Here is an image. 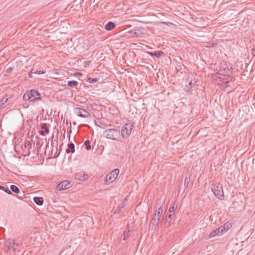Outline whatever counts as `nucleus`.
I'll return each instance as SVG.
<instances>
[{"mask_svg": "<svg viewBox=\"0 0 255 255\" xmlns=\"http://www.w3.org/2000/svg\"><path fill=\"white\" fill-rule=\"evenodd\" d=\"M129 236V232H125L124 233L123 239L124 240H127L128 239Z\"/></svg>", "mask_w": 255, "mask_h": 255, "instance_id": "29", "label": "nucleus"}, {"mask_svg": "<svg viewBox=\"0 0 255 255\" xmlns=\"http://www.w3.org/2000/svg\"><path fill=\"white\" fill-rule=\"evenodd\" d=\"M34 202L38 205H42L43 203V199L42 197H35L33 198Z\"/></svg>", "mask_w": 255, "mask_h": 255, "instance_id": "16", "label": "nucleus"}, {"mask_svg": "<svg viewBox=\"0 0 255 255\" xmlns=\"http://www.w3.org/2000/svg\"><path fill=\"white\" fill-rule=\"evenodd\" d=\"M71 183L69 181L65 180L61 182L57 185L56 189L58 191H62L69 189L71 187Z\"/></svg>", "mask_w": 255, "mask_h": 255, "instance_id": "8", "label": "nucleus"}, {"mask_svg": "<svg viewBox=\"0 0 255 255\" xmlns=\"http://www.w3.org/2000/svg\"><path fill=\"white\" fill-rule=\"evenodd\" d=\"M97 81H98V79H97V78H89L87 80L88 82H89L90 83H92V84L95 83L96 82H97Z\"/></svg>", "mask_w": 255, "mask_h": 255, "instance_id": "27", "label": "nucleus"}, {"mask_svg": "<svg viewBox=\"0 0 255 255\" xmlns=\"http://www.w3.org/2000/svg\"><path fill=\"white\" fill-rule=\"evenodd\" d=\"M74 177L75 179L81 180L85 181L88 179L89 176L85 173V172L80 171L77 172L75 174Z\"/></svg>", "mask_w": 255, "mask_h": 255, "instance_id": "11", "label": "nucleus"}, {"mask_svg": "<svg viewBox=\"0 0 255 255\" xmlns=\"http://www.w3.org/2000/svg\"><path fill=\"white\" fill-rule=\"evenodd\" d=\"M75 75L76 76H82V73H80V72H78V73H76L75 74Z\"/></svg>", "mask_w": 255, "mask_h": 255, "instance_id": "35", "label": "nucleus"}, {"mask_svg": "<svg viewBox=\"0 0 255 255\" xmlns=\"http://www.w3.org/2000/svg\"><path fill=\"white\" fill-rule=\"evenodd\" d=\"M144 34L140 29H135L128 31L126 33V36L128 38L142 37Z\"/></svg>", "mask_w": 255, "mask_h": 255, "instance_id": "6", "label": "nucleus"}, {"mask_svg": "<svg viewBox=\"0 0 255 255\" xmlns=\"http://www.w3.org/2000/svg\"><path fill=\"white\" fill-rule=\"evenodd\" d=\"M28 91H27L23 96V100L24 101H28L30 99Z\"/></svg>", "mask_w": 255, "mask_h": 255, "instance_id": "23", "label": "nucleus"}, {"mask_svg": "<svg viewBox=\"0 0 255 255\" xmlns=\"http://www.w3.org/2000/svg\"><path fill=\"white\" fill-rule=\"evenodd\" d=\"M191 84H192V82H190L189 83V85L190 86L191 85Z\"/></svg>", "mask_w": 255, "mask_h": 255, "instance_id": "37", "label": "nucleus"}, {"mask_svg": "<svg viewBox=\"0 0 255 255\" xmlns=\"http://www.w3.org/2000/svg\"><path fill=\"white\" fill-rule=\"evenodd\" d=\"M10 187L11 190L12 192H13L15 193H17V194L19 192V190L16 186L14 185H11Z\"/></svg>", "mask_w": 255, "mask_h": 255, "instance_id": "21", "label": "nucleus"}, {"mask_svg": "<svg viewBox=\"0 0 255 255\" xmlns=\"http://www.w3.org/2000/svg\"><path fill=\"white\" fill-rule=\"evenodd\" d=\"M164 203L161 202L160 204L159 203H158L155 207V211L154 213V216H156L157 217L160 218L161 215L163 213V209L162 207Z\"/></svg>", "mask_w": 255, "mask_h": 255, "instance_id": "12", "label": "nucleus"}, {"mask_svg": "<svg viewBox=\"0 0 255 255\" xmlns=\"http://www.w3.org/2000/svg\"><path fill=\"white\" fill-rule=\"evenodd\" d=\"M222 229H223L225 233L226 231H227L230 229L229 225H227V224H225L224 225V227L222 228Z\"/></svg>", "mask_w": 255, "mask_h": 255, "instance_id": "30", "label": "nucleus"}, {"mask_svg": "<svg viewBox=\"0 0 255 255\" xmlns=\"http://www.w3.org/2000/svg\"><path fill=\"white\" fill-rule=\"evenodd\" d=\"M252 54L255 56V46H254L252 50Z\"/></svg>", "mask_w": 255, "mask_h": 255, "instance_id": "34", "label": "nucleus"}, {"mask_svg": "<svg viewBox=\"0 0 255 255\" xmlns=\"http://www.w3.org/2000/svg\"><path fill=\"white\" fill-rule=\"evenodd\" d=\"M75 151V145L73 143L68 144V148L66 150V152L67 153L70 152L73 153Z\"/></svg>", "mask_w": 255, "mask_h": 255, "instance_id": "14", "label": "nucleus"}, {"mask_svg": "<svg viewBox=\"0 0 255 255\" xmlns=\"http://www.w3.org/2000/svg\"><path fill=\"white\" fill-rule=\"evenodd\" d=\"M211 189L214 195L219 199L221 200L224 199L223 189L221 184L219 183L217 184H213Z\"/></svg>", "mask_w": 255, "mask_h": 255, "instance_id": "3", "label": "nucleus"}, {"mask_svg": "<svg viewBox=\"0 0 255 255\" xmlns=\"http://www.w3.org/2000/svg\"><path fill=\"white\" fill-rule=\"evenodd\" d=\"M171 216H172L171 213H170L168 212L167 213L166 218H165V220H166V222H170L171 220H170V219Z\"/></svg>", "mask_w": 255, "mask_h": 255, "instance_id": "26", "label": "nucleus"}, {"mask_svg": "<svg viewBox=\"0 0 255 255\" xmlns=\"http://www.w3.org/2000/svg\"><path fill=\"white\" fill-rule=\"evenodd\" d=\"M18 243L12 239H8L4 244L5 248V252L8 255H11V251L14 252L18 246Z\"/></svg>", "mask_w": 255, "mask_h": 255, "instance_id": "2", "label": "nucleus"}, {"mask_svg": "<svg viewBox=\"0 0 255 255\" xmlns=\"http://www.w3.org/2000/svg\"><path fill=\"white\" fill-rule=\"evenodd\" d=\"M133 126L131 123H127L121 129V134L122 139L127 138L131 133Z\"/></svg>", "mask_w": 255, "mask_h": 255, "instance_id": "4", "label": "nucleus"}, {"mask_svg": "<svg viewBox=\"0 0 255 255\" xmlns=\"http://www.w3.org/2000/svg\"><path fill=\"white\" fill-rule=\"evenodd\" d=\"M115 27V24L113 22L110 21L105 25V28L107 30H111L114 29Z\"/></svg>", "mask_w": 255, "mask_h": 255, "instance_id": "15", "label": "nucleus"}, {"mask_svg": "<svg viewBox=\"0 0 255 255\" xmlns=\"http://www.w3.org/2000/svg\"><path fill=\"white\" fill-rule=\"evenodd\" d=\"M163 54H164V52H162V51H157V52H155L154 55L157 58H159L162 55H163Z\"/></svg>", "mask_w": 255, "mask_h": 255, "instance_id": "28", "label": "nucleus"}, {"mask_svg": "<svg viewBox=\"0 0 255 255\" xmlns=\"http://www.w3.org/2000/svg\"><path fill=\"white\" fill-rule=\"evenodd\" d=\"M23 107L25 108H27L28 107V105L26 104H25L24 105H23Z\"/></svg>", "mask_w": 255, "mask_h": 255, "instance_id": "36", "label": "nucleus"}, {"mask_svg": "<svg viewBox=\"0 0 255 255\" xmlns=\"http://www.w3.org/2000/svg\"><path fill=\"white\" fill-rule=\"evenodd\" d=\"M34 73H35V74H44L45 73V71H34L33 72Z\"/></svg>", "mask_w": 255, "mask_h": 255, "instance_id": "33", "label": "nucleus"}, {"mask_svg": "<svg viewBox=\"0 0 255 255\" xmlns=\"http://www.w3.org/2000/svg\"><path fill=\"white\" fill-rule=\"evenodd\" d=\"M0 189L2 190L3 191H5L6 193H8V194H12L10 190H9V189L7 188H5L4 187H3V186L0 185Z\"/></svg>", "mask_w": 255, "mask_h": 255, "instance_id": "25", "label": "nucleus"}, {"mask_svg": "<svg viewBox=\"0 0 255 255\" xmlns=\"http://www.w3.org/2000/svg\"><path fill=\"white\" fill-rule=\"evenodd\" d=\"M128 202V199L127 198H126L122 203V204L120 205L119 207L122 209L124 208L127 204Z\"/></svg>", "mask_w": 255, "mask_h": 255, "instance_id": "22", "label": "nucleus"}, {"mask_svg": "<svg viewBox=\"0 0 255 255\" xmlns=\"http://www.w3.org/2000/svg\"><path fill=\"white\" fill-rule=\"evenodd\" d=\"M41 129L42 130L39 131V133L40 135H41L42 136L45 135L46 134L48 133L49 132L48 125L46 123H44V124H42Z\"/></svg>", "mask_w": 255, "mask_h": 255, "instance_id": "13", "label": "nucleus"}, {"mask_svg": "<svg viewBox=\"0 0 255 255\" xmlns=\"http://www.w3.org/2000/svg\"><path fill=\"white\" fill-rule=\"evenodd\" d=\"M177 208V205H176V204L175 202H173L171 203V206L169 208L168 212L170 213L173 212L174 213L175 210Z\"/></svg>", "mask_w": 255, "mask_h": 255, "instance_id": "19", "label": "nucleus"}, {"mask_svg": "<svg viewBox=\"0 0 255 255\" xmlns=\"http://www.w3.org/2000/svg\"><path fill=\"white\" fill-rule=\"evenodd\" d=\"M27 146H29L30 148L31 147V144L29 141H26L25 143V146L27 147Z\"/></svg>", "mask_w": 255, "mask_h": 255, "instance_id": "32", "label": "nucleus"}, {"mask_svg": "<svg viewBox=\"0 0 255 255\" xmlns=\"http://www.w3.org/2000/svg\"><path fill=\"white\" fill-rule=\"evenodd\" d=\"M104 135L107 138L115 141H122L121 131L117 128H108L103 132Z\"/></svg>", "mask_w": 255, "mask_h": 255, "instance_id": "1", "label": "nucleus"}, {"mask_svg": "<svg viewBox=\"0 0 255 255\" xmlns=\"http://www.w3.org/2000/svg\"><path fill=\"white\" fill-rule=\"evenodd\" d=\"M48 147V143L46 145V148H47Z\"/></svg>", "mask_w": 255, "mask_h": 255, "instance_id": "38", "label": "nucleus"}, {"mask_svg": "<svg viewBox=\"0 0 255 255\" xmlns=\"http://www.w3.org/2000/svg\"><path fill=\"white\" fill-rule=\"evenodd\" d=\"M189 182V179L187 177L185 178L184 180V185L185 186H187Z\"/></svg>", "mask_w": 255, "mask_h": 255, "instance_id": "31", "label": "nucleus"}, {"mask_svg": "<svg viewBox=\"0 0 255 255\" xmlns=\"http://www.w3.org/2000/svg\"><path fill=\"white\" fill-rule=\"evenodd\" d=\"M78 85V83L76 81H69L67 83V85L71 88L76 87Z\"/></svg>", "mask_w": 255, "mask_h": 255, "instance_id": "18", "label": "nucleus"}, {"mask_svg": "<svg viewBox=\"0 0 255 255\" xmlns=\"http://www.w3.org/2000/svg\"><path fill=\"white\" fill-rule=\"evenodd\" d=\"M28 93L30 96V99L33 98V99L31 100V101L35 102L38 100H40L41 97L40 94L36 90H31L28 91Z\"/></svg>", "mask_w": 255, "mask_h": 255, "instance_id": "10", "label": "nucleus"}, {"mask_svg": "<svg viewBox=\"0 0 255 255\" xmlns=\"http://www.w3.org/2000/svg\"><path fill=\"white\" fill-rule=\"evenodd\" d=\"M84 144L86 146V149L88 150L91 149L90 142L89 140L85 141Z\"/></svg>", "mask_w": 255, "mask_h": 255, "instance_id": "24", "label": "nucleus"}, {"mask_svg": "<svg viewBox=\"0 0 255 255\" xmlns=\"http://www.w3.org/2000/svg\"><path fill=\"white\" fill-rule=\"evenodd\" d=\"M119 173V170L118 169H115L112 170L106 175L104 181L105 184L108 185L113 182L117 178Z\"/></svg>", "mask_w": 255, "mask_h": 255, "instance_id": "5", "label": "nucleus"}, {"mask_svg": "<svg viewBox=\"0 0 255 255\" xmlns=\"http://www.w3.org/2000/svg\"><path fill=\"white\" fill-rule=\"evenodd\" d=\"M75 113L79 117L84 118L91 117V114L87 111L80 108H76L74 109Z\"/></svg>", "mask_w": 255, "mask_h": 255, "instance_id": "7", "label": "nucleus"}, {"mask_svg": "<svg viewBox=\"0 0 255 255\" xmlns=\"http://www.w3.org/2000/svg\"><path fill=\"white\" fill-rule=\"evenodd\" d=\"M160 221V218L159 217H157L156 216H153L152 220L151 221V223L153 225H158Z\"/></svg>", "mask_w": 255, "mask_h": 255, "instance_id": "17", "label": "nucleus"}, {"mask_svg": "<svg viewBox=\"0 0 255 255\" xmlns=\"http://www.w3.org/2000/svg\"><path fill=\"white\" fill-rule=\"evenodd\" d=\"M224 233V231L222 229V227L221 226L220 227L216 229L215 230L211 232L208 236V239H210L217 236L222 235Z\"/></svg>", "mask_w": 255, "mask_h": 255, "instance_id": "9", "label": "nucleus"}, {"mask_svg": "<svg viewBox=\"0 0 255 255\" xmlns=\"http://www.w3.org/2000/svg\"><path fill=\"white\" fill-rule=\"evenodd\" d=\"M10 98L6 99L3 98L0 101V109H2L5 105V104L9 101Z\"/></svg>", "mask_w": 255, "mask_h": 255, "instance_id": "20", "label": "nucleus"}]
</instances>
